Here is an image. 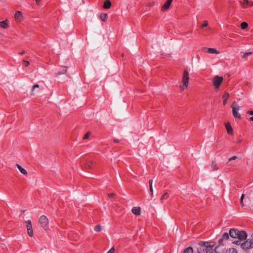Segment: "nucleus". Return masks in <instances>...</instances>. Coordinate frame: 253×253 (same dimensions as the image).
Wrapping results in <instances>:
<instances>
[{
	"label": "nucleus",
	"instance_id": "obj_29",
	"mask_svg": "<svg viewBox=\"0 0 253 253\" xmlns=\"http://www.w3.org/2000/svg\"><path fill=\"white\" fill-rule=\"evenodd\" d=\"M253 54V52H245L243 54V55H242V57L243 58H246L247 56L250 55H252Z\"/></svg>",
	"mask_w": 253,
	"mask_h": 253
},
{
	"label": "nucleus",
	"instance_id": "obj_41",
	"mask_svg": "<svg viewBox=\"0 0 253 253\" xmlns=\"http://www.w3.org/2000/svg\"><path fill=\"white\" fill-rule=\"evenodd\" d=\"M248 3H249L248 0H243L242 4H248Z\"/></svg>",
	"mask_w": 253,
	"mask_h": 253
},
{
	"label": "nucleus",
	"instance_id": "obj_22",
	"mask_svg": "<svg viewBox=\"0 0 253 253\" xmlns=\"http://www.w3.org/2000/svg\"><path fill=\"white\" fill-rule=\"evenodd\" d=\"M93 165V162L92 161H87L85 165V168L86 169H92V166Z\"/></svg>",
	"mask_w": 253,
	"mask_h": 253
},
{
	"label": "nucleus",
	"instance_id": "obj_46",
	"mask_svg": "<svg viewBox=\"0 0 253 253\" xmlns=\"http://www.w3.org/2000/svg\"><path fill=\"white\" fill-rule=\"evenodd\" d=\"M250 120L253 122V116L250 118Z\"/></svg>",
	"mask_w": 253,
	"mask_h": 253
},
{
	"label": "nucleus",
	"instance_id": "obj_21",
	"mask_svg": "<svg viewBox=\"0 0 253 253\" xmlns=\"http://www.w3.org/2000/svg\"><path fill=\"white\" fill-rule=\"evenodd\" d=\"M207 52L209 53H212V54H217L218 53V52L217 51V50L215 48H207Z\"/></svg>",
	"mask_w": 253,
	"mask_h": 253
},
{
	"label": "nucleus",
	"instance_id": "obj_14",
	"mask_svg": "<svg viewBox=\"0 0 253 253\" xmlns=\"http://www.w3.org/2000/svg\"><path fill=\"white\" fill-rule=\"evenodd\" d=\"M226 128L227 130V132L229 134H233V130L232 128V127L230 125V124L228 123L226 124L225 125Z\"/></svg>",
	"mask_w": 253,
	"mask_h": 253
},
{
	"label": "nucleus",
	"instance_id": "obj_28",
	"mask_svg": "<svg viewBox=\"0 0 253 253\" xmlns=\"http://www.w3.org/2000/svg\"><path fill=\"white\" fill-rule=\"evenodd\" d=\"M102 227L100 225H97L94 226V230L97 232H99L101 230Z\"/></svg>",
	"mask_w": 253,
	"mask_h": 253
},
{
	"label": "nucleus",
	"instance_id": "obj_15",
	"mask_svg": "<svg viewBox=\"0 0 253 253\" xmlns=\"http://www.w3.org/2000/svg\"><path fill=\"white\" fill-rule=\"evenodd\" d=\"M22 17V12L20 11H17L15 14V18L16 20L21 21Z\"/></svg>",
	"mask_w": 253,
	"mask_h": 253
},
{
	"label": "nucleus",
	"instance_id": "obj_16",
	"mask_svg": "<svg viewBox=\"0 0 253 253\" xmlns=\"http://www.w3.org/2000/svg\"><path fill=\"white\" fill-rule=\"evenodd\" d=\"M16 166L17 167V168L19 169L20 171L22 174H23L24 175H27V172L26 170L24 168H23L20 165H19V164H17L16 165Z\"/></svg>",
	"mask_w": 253,
	"mask_h": 253
},
{
	"label": "nucleus",
	"instance_id": "obj_42",
	"mask_svg": "<svg viewBox=\"0 0 253 253\" xmlns=\"http://www.w3.org/2000/svg\"><path fill=\"white\" fill-rule=\"evenodd\" d=\"M248 113L251 115H253V111H249Z\"/></svg>",
	"mask_w": 253,
	"mask_h": 253
},
{
	"label": "nucleus",
	"instance_id": "obj_23",
	"mask_svg": "<svg viewBox=\"0 0 253 253\" xmlns=\"http://www.w3.org/2000/svg\"><path fill=\"white\" fill-rule=\"evenodd\" d=\"M149 183L150 191L151 195L152 197H153V186H152L153 180L150 179L149 181Z\"/></svg>",
	"mask_w": 253,
	"mask_h": 253
},
{
	"label": "nucleus",
	"instance_id": "obj_12",
	"mask_svg": "<svg viewBox=\"0 0 253 253\" xmlns=\"http://www.w3.org/2000/svg\"><path fill=\"white\" fill-rule=\"evenodd\" d=\"M132 212L136 215H139L141 212L140 208L139 207H135L133 208L132 209Z\"/></svg>",
	"mask_w": 253,
	"mask_h": 253
},
{
	"label": "nucleus",
	"instance_id": "obj_47",
	"mask_svg": "<svg viewBox=\"0 0 253 253\" xmlns=\"http://www.w3.org/2000/svg\"><path fill=\"white\" fill-rule=\"evenodd\" d=\"M251 237H252V240H253V233L252 234V235H251Z\"/></svg>",
	"mask_w": 253,
	"mask_h": 253
},
{
	"label": "nucleus",
	"instance_id": "obj_27",
	"mask_svg": "<svg viewBox=\"0 0 253 253\" xmlns=\"http://www.w3.org/2000/svg\"><path fill=\"white\" fill-rule=\"evenodd\" d=\"M155 2L154 1H152L148 2L146 4V6L147 7H153L155 5Z\"/></svg>",
	"mask_w": 253,
	"mask_h": 253
},
{
	"label": "nucleus",
	"instance_id": "obj_31",
	"mask_svg": "<svg viewBox=\"0 0 253 253\" xmlns=\"http://www.w3.org/2000/svg\"><path fill=\"white\" fill-rule=\"evenodd\" d=\"M211 167L213 168V170H217V169H218V167L217 166V165L215 164H214V162L212 163Z\"/></svg>",
	"mask_w": 253,
	"mask_h": 253
},
{
	"label": "nucleus",
	"instance_id": "obj_32",
	"mask_svg": "<svg viewBox=\"0 0 253 253\" xmlns=\"http://www.w3.org/2000/svg\"><path fill=\"white\" fill-rule=\"evenodd\" d=\"M168 197V193H165V194H163V195L161 198V199H160L161 201L162 202L163 200L165 199V198H167Z\"/></svg>",
	"mask_w": 253,
	"mask_h": 253
},
{
	"label": "nucleus",
	"instance_id": "obj_38",
	"mask_svg": "<svg viewBox=\"0 0 253 253\" xmlns=\"http://www.w3.org/2000/svg\"><path fill=\"white\" fill-rule=\"evenodd\" d=\"M23 61L24 62V65L25 67H28L30 63L29 61H26L25 60H23Z\"/></svg>",
	"mask_w": 253,
	"mask_h": 253
},
{
	"label": "nucleus",
	"instance_id": "obj_13",
	"mask_svg": "<svg viewBox=\"0 0 253 253\" xmlns=\"http://www.w3.org/2000/svg\"><path fill=\"white\" fill-rule=\"evenodd\" d=\"M0 27L4 29H7L8 27V20L6 19L0 22Z\"/></svg>",
	"mask_w": 253,
	"mask_h": 253
},
{
	"label": "nucleus",
	"instance_id": "obj_1",
	"mask_svg": "<svg viewBox=\"0 0 253 253\" xmlns=\"http://www.w3.org/2000/svg\"><path fill=\"white\" fill-rule=\"evenodd\" d=\"M229 234L230 237L238 239V240L232 242L233 243L236 244V245H240L241 242L245 241L248 236L246 231L243 230L240 231L234 228L231 229L229 231Z\"/></svg>",
	"mask_w": 253,
	"mask_h": 253
},
{
	"label": "nucleus",
	"instance_id": "obj_4",
	"mask_svg": "<svg viewBox=\"0 0 253 253\" xmlns=\"http://www.w3.org/2000/svg\"><path fill=\"white\" fill-rule=\"evenodd\" d=\"M48 219L45 215L41 216L39 219V223L44 230H48Z\"/></svg>",
	"mask_w": 253,
	"mask_h": 253
},
{
	"label": "nucleus",
	"instance_id": "obj_7",
	"mask_svg": "<svg viewBox=\"0 0 253 253\" xmlns=\"http://www.w3.org/2000/svg\"><path fill=\"white\" fill-rule=\"evenodd\" d=\"M223 81V78L222 77H219L216 76L213 79V84L216 88H218Z\"/></svg>",
	"mask_w": 253,
	"mask_h": 253
},
{
	"label": "nucleus",
	"instance_id": "obj_45",
	"mask_svg": "<svg viewBox=\"0 0 253 253\" xmlns=\"http://www.w3.org/2000/svg\"><path fill=\"white\" fill-rule=\"evenodd\" d=\"M36 4H38L41 0H35Z\"/></svg>",
	"mask_w": 253,
	"mask_h": 253
},
{
	"label": "nucleus",
	"instance_id": "obj_34",
	"mask_svg": "<svg viewBox=\"0 0 253 253\" xmlns=\"http://www.w3.org/2000/svg\"><path fill=\"white\" fill-rule=\"evenodd\" d=\"M229 253H237V251L234 248H231L229 250Z\"/></svg>",
	"mask_w": 253,
	"mask_h": 253
},
{
	"label": "nucleus",
	"instance_id": "obj_9",
	"mask_svg": "<svg viewBox=\"0 0 253 253\" xmlns=\"http://www.w3.org/2000/svg\"><path fill=\"white\" fill-rule=\"evenodd\" d=\"M215 253H225V248H224L223 244L220 245L218 244L214 249Z\"/></svg>",
	"mask_w": 253,
	"mask_h": 253
},
{
	"label": "nucleus",
	"instance_id": "obj_26",
	"mask_svg": "<svg viewBox=\"0 0 253 253\" xmlns=\"http://www.w3.org/2000/svg\"><path fill=\"white\" fill-rule=\"evenodd\" d=\"M248 24L246 22H243L241 24V28L243 30L246 29L248 27Z\"/></svg>",
	"mask_w": 253,
	"mask_h": 253
},
{
	"label": "nucleus",
	"instance_id": "obj_37",
	"mask_svg": "<svg viewBox=\"0 0 253 253\" xmlns=\"http://www.w3.org/2000/svg\"><path fill=\"white\" fill-rule=\"evenodd\" d=\"M208 25V21H204L203 24H202V25L201 26V27L203 28L204 27H207Z\"/></svg>",
	"mask_w": 253,
	"mask_h": 253
},
{
	"label": "nucleus",
	"instance_id": "obj_6",
	"mask_svg": "<svg viewBox=\"0 0 253 253\" xmlns=\"http://www.w3.org/2000/svg\"><path fill=\"white\" fill-rule=\"evenodd\" d=\"M240 245H241V247L242 249L245 251H247L248 250L253 248V240L248 239L247 241L242 243L241 242Z\"/></svg>",
	"mask_w": 253,
	"mask_h": 253
},
{
	"label": "nucleus",
	"instance_id": "obj_10",
	"mask_svg": "<svg viewBox=\"0 0 253 253\" xmlns=\"http://www.w3.org/2000/svg\"><path fill=\"white\" fill-rule=\"evenodd\" d=\"M172 1L173 0H167L165 3L162 5L161 10L164 11L168 10L169 8Z\"/></svg>",
	"mask_w": 253,
	"mask_h": 253
},
{
	"label": "nucleus",
	"instance_id": "obj_11",
	"mask_svg": "<svg viewBox=\"0 0 253 253\" xmlns=\"http://www.w3.org/2000/svg\"><path fill=\"white\" fill-rule=\"evenodd\" d=\"M229 234L228 233H224L222 235V237L218 239V243L219 244L222 245L223 244V241L227 240L229 238Z\"/></svg>",
	"mask_w": 253,
	"mask_h": 253
},
{
	"label": "nucleus",
	"instance_id": "obj_35",
	"mask_svg": "<svg viewBox=\"0 0 253 253\" xmlns=\"http://www.w3.org/2000/svg\"><path fill=\"white\" fill-rule=\"evenodd\" d=\"M108 196L109 198H114L115 197L116 195L114 193H109Z\"/></svg>",
	"mask_w": 253,
	"mask_h": 253
},
{
	"label": "nucleus",
	"instance_id": "obj_20",
	"mask_svg": "<svg viewBox=\"0 0 253 253\" xmlns=\"http://www.w3.org/2000/svg\"><path fill=\"white\" fill-rule=\"evenodd\" d=\"M108 18V15L105 13H101L100 14V18L104 22L106 21Z\"/></svg>",
	"mask_w": 253,
	"mask_h": 253
},
{
	"label": "nucleus",
	"instance_id": "obj_18",
	"mask_svg": "<svg viewBox=\"0 0 253 253\" xmlns=\"http://www.w3.org/2000/svg\"><path fill=\"white\" fill-rule=\"evenodd\" d=\"M229 93L227 92H224L223 95V104L225 105L226 104L227 101L229 98Z\"/></svg>",
	"mask_w": 253,
	"mask_h": 253
},
{
	"label": "nucleus",
	"instance_id": "obj_40",
	"mask_svg": "<svg viewBox=\"0 0 253 253\" xmlns=\"http://www.w3.org/2000/svg\"><path fill=\"white\" fill-rule=\"evenodd\" d=\"M115 253V249L114 247L111 248L109 251L107 253Z\"/></svg>",
	"mask_w": 253,
	"mask_h": 253
},
{
	"label": "nucleus",
	"instance_id": "obj_48",
	"mask_svg": "<svg viewBox=\"0 0 253 253\" xmlns=\"http://www.w3.org/2000/svg\"><path fill=\"white\" fill-rule=\"evenodd\" d=\"M24 211H25L24 210H23V211H21V212H24Z\"/></svg>",
	"mask_w": 253,
	"mask_h": 253
},
{
	"label": "nucleus",
	"instance_id": "obj_3",
	"mask_svg": "<svg viewBox=\"0 0 253 253\" xmlns=\"http://www.w3.org/2000/svg\"><path fill=\"white\" fill-rule=\"evenodd\" d=\"M189 81V73L186 69H184L182 79V84L180 85L181 90H184L187 88L188 85Z\"/></svg>",
	"mask_w": 253,
	"mask_h": 253
},
{
	"label": "nucleus",
	"instance_id": "obj_30",
	"mask_svg": "<svg viewBox=\"0 0 253 253\" xmlns=\"http://www.w3.org/2000/svg\"><path fill=\"white\" fill-rule=\"evenodd\" d=\"M244 197H245V194H242L241 199H240V204L242 207H243L244 206V203H243V199H244Z\"/></svg>",
	"mask_w": 253,
	"mask_h": 253
},
{
	"label": "nucleus",
	"instance_id": "obj_43",
	"mask_svg": "<svg viewBox=\"0 0 253 253\" xmlns=\"http://www.w3.org/2000/svg\"><path fill=\"white\" fill-rule=\"evenodd\" d=\"M113 141L115 143H119V140H118V139H114Z\"/></svg>",
	"mask_w": 253,
	"mask_h": 253
},
{
	"label": "nucleus",
	"instance_id": "obj_25",
	"mask_svg": "<svg viewBox=\"0 0 253 253\" xmlns=\"http://www.w3.org/2000/svg\"><path fill=\"white\" fill-rule=\"evenodd\" d=\"M236 159H237V157L236 156H234L232 157L231 158H229L228 159V161L226 163V165L228 166H231V164H230V162L231 161L235 160Z\"/></svg>",
	"mask_w": 253,
	"mask_h": 253
},
{
	"label": "nucleus",
	"instance_id": "obj_8",
	"mask_svg": "<svg viewBox=\"0 0 253 253\" xmlns=\"http://www.w3.org/2000/svg\"><path fill=\"white\" fill-rule=\"evenodd\" d=\"M27 223L26 228L28 231V234L30 237L33 236V231L32 228V222L30 220H28L26 221Z\"/></svg>",
	"mask_w": 253,
	"mask_h": 253
},
{
	"label": "nucleus",
	"instance_id": "obj_17",
	"mask_svg": "<svg viewBox=\"0 0 253 253\" xmlns=\"http://www.w3.org/2000/svg\"><path fill=\"white\" fill-rule=\"evenodd\" d=\"M67 71V67L65 66L62 67L61 70L56 73L57 76H59L62 74H65Z\"/></svg>",
	"mask_w": 253,
	"mask_h": 253
},
{
	"label": "nucleus",
	"instance_id": "obj_36",
	"mask_svg": "<svg viewBox=\"0 0 253 253\" xmlns=\"http://www.w3.org/2000/svg\"><path fill=\"white\" fill-rule=\"evenodd\" d=\"M39 85L38 84H34V85H33L32 86V92H33L34 90V89L36 88H39Z\"/></svg>",
	"mask_w": 253,
	"mask_h": 253
},
{
	"label": "nucleus",
	"instance_id": "obj_24",
	"mask_svg": "<svg viewBox=\"0 0 253 253\" xmlns=\"http://www.w3.org/2000/svg\"><path fill=\"white\" fill-rule=\"evenodd\" d=\"M193 253V250L192 247H189L187 248H186L183 253Z\"/></svg>",
	"mask_w": 253,
	"mask_h": 253
},
{
	"label": "nucleus",
	"instance_id": "obj_33",
	"mask_svg": "<svg viewBox=\"0 0 253 253\" xmlns=\"http://www.w3.org/2000/svg\"><path fill=\"white\" fill-rule=\"evenodd\" d=\"M90 134V132H86L84 136L83 137V139H87L88 138V137L89 136Z\"/></svg>",
	"mask_w": 253,
	"mask_h": 253
},
{
	"label": "nucleus",
	"instance_id": "obj_5",
	"mask_svg": "<svg viewBox=\"0 0 253 253\" xmlns=\"http://www.w3.org/2000/svg\"><path fill=\"white\" fill-rule=\"evenodd\" d=\"M231 108H232V114L233 116L235 118L241 119V115L238 113V111L240 109V107L237 105L236 102L234 101L231 105Z\"/></svg>",
	"mask_w": 253,
	"mask_h": 253
},
{
	"label": "nucleus",
	"instance_id": "obj_2",
	"mask_svg": "<svg viewBox=\"0 0 253 253\" xmlns=\"http://www.w3.org/2000/svg\"><path fill=\"white\" fill-rule=\"evenodd\" d=\"M198 253H212L213 249L208 245V242H201L197 248Z\"/></svg>",
	"mask_w": 253,
	"mask_h": 253
},
{
	"label": "nucleus",
	"instance_id": "obj_44",
	"mask_svg": "<svg viewBox=\"0 0 253 253\" xmlns=\"http://www.w3.org/2000/svg\"><path fill=\"white\" fill-rule=\"evenodd\" d=\"M19 54H21V55H23V54H25V51H22V52H20Z\"/></svg>",
	"mask_w": 253,
	"mask_h": 253
},
{
	"label": "nucleus",
	"instance_id": "obj_39",
	"mask_svg": "<svg viewBox=\"0 0 253 253\" xmlns=\"http://www.w3.org/2000/svg\"><path fill=\"white\" fill-rule=\"evenodd\" d=\"M208 245L211 247L212 249H213V247L215 245L214 242H208Z\"/></svg>",
	"mask_w": 253,
	"mask_h": 253
},
{
	"label": "nucleus",
	"instance_id": "obj_19",
	"mask_svg": "<svg viewBox=\"0 0 253 253\" xmlns=\"http://www.w3.org/2000/svg\"><path fill=\"white\" fill-rule=\"evenodd\" d=\"M111 3L109 0H106L104 1V4H103L104 8L108 9L111 7Z\"/></svg>",
	"mask_w": 253,
	"mask_h": 253
}]
</instances>
